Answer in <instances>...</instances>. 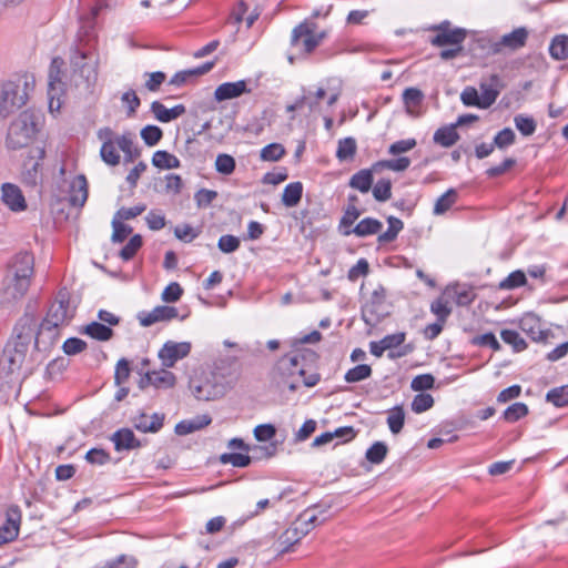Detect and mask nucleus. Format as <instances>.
Here are the masks:
<instances>
[{"label":"nucleus","instance_id":"1","mask_svg":"<svg viewBox=\"0 0 568 568\" xmlns=\"http://www.w3.org/2000/svg\"><path fill=\"white\" fill-rule=\"evenodd\" d=\"M37 318L24 314L13 328L12 338L7 343L0 356V393L13 390L20 385V369L33 338ZM2 399L3 396H0Z\"/></svg>","mask_w":568,"mask_h":568},{"label":"nucleus","instance_id":"2","mask_svg":"<svg viewBox=\"0 0 568 568\" xmlns=\"http://www.w3.org/2000/svg\"><path fill=\"white\" fill-rule=\"evenodd\" d=\"M34 274V256L30 252H19L8 263L3 280V298L12 302L22 298L28 292Z\"/></svg>","mask_w":568,"mask_h":568},{"label":"nucleus","instance_id":"3","mask_svg":"<svg viewBox=\"0 0 568 568\" xmlns=\"http://www.w3.org/2000/svg\"><path fill=\"white\" fill-rule=\"evenodd\" d=\"M33 87L34 78L29 74L18 75L13 80L3 83L0 92V119H4L22 108L27 103Z\"/></svg>","mask_w":568,"mask_h":568},{"label":"nucleus","instance_id":"4","mask_svg":"<svg viewBox=\"0 0 568 568\" xmlns=\"http://www.w3.org/2000/svg\"><path fill=\"white\" fill-rule=\"evenodd\" d=\"M40 115L26 110L14 119L8 129L6 144L10 150L27 148L39 131Z\"/></svg>","mask_w":568,"mask_h":568},{"label":"nucleus","instance_id":"5","mask_svg":"<svg viewBox=\"0 0 568 568\" xmlns=\"http://www.w3.org/2000/svg\"><path fill=\"white\" fill-rule=\"evenodd\" d=\"M316 29L317 24L314 21L305 19L292 30L290 40L292 52L287 54L290 63H294L296 59H304L314 52L317 48L314 37Z\"/></svg>","mask_w":568,"mask_h":568},{"label":"nucleus","instance_id":"6","mask_svg":"<svg viewBox=\"0 0 568 568\" xmlns=\"http://www.w3.org/2000/svg\"><path fill=\"white\" fill-rule=\"evenodd\" d=\"M189 387L196 399L215 400L226 394L229 384L222 374L211 372L204 378H191Z\"/></svg>","mask_w":568,"mask_h":568},{"label":"nucleus","instance_id":"7","mask_svg":"<svg viewBox=\"0 0 568 568\" xmlns=\"http://www.w3.org/2000/svg\"><path fill=\"white\" fill-rule=\"evenodd\" d=\"M316 353L310 349L293 351L283 355L274 367L275 379L291 378L305 375L306 357H316Z\"/></svg>","mask_w":568,"mask_h":568},{"label":"nucleus","instance_id":"8","mask_svg":"<svg viewBox=\"0 0 568 568\" xmlns=\"http://www.w3.org/2000/svg\"><path fill=\"white\" fill-rule=\"evenodd\" d=\"M71 65L74 73L84 79L88 84L94 83L98 78V59L82 42L74 47L71 54Z\"/></svg>","mask_w":568,"mask_h":568},{"label":"nucleus","instance_id":"9","mask_svg":"<svg viewBox=\"0 0 568 568\" xmlns=\"http://www.w3.org/2000/svg\"><path fill=\"white\" fill-rule=\"evenodd\" d=\"M45 158L43 146H34L29 150L27 159L23 161L21 171V182L26 187L38 189L42 183V161Z\"/></svg>","mask_w":568,"mask_h":568},{"label":"nucleus","instance_id":"10","mask_svg":"<svg viewBox=\"0 0 568 568\" xmlns=\"http://www.w3.org/2000/svg\"><path fill=\"white\" fill-rule=\"evenodd\" d=\"M428 30L436 32V36L429 39V43L437 48L462 45L468 34V31L464 28H453L448 20L430 26Z\"/></svg>","mask_w":568,"mask_h":568},{"label":"nucleus","instance_id":"11","mask_svg":"<svg viewBox=\"0 0 568 568\" xmlns=\"http://www.w3.org/2000/svg\"><path fill=\"white\" fill-rule=\"evenodd\" d=\"M73 316L74 308L70 306V294L67 288H62L59 291L43 321L53 324L52 327H60L69 324Z\"/></svg>","mask_w":568,"mask_h":568},{"label":"nucleus","instance_id":"12","mask_svg":"<svg viewBox=\"0 0 568 568\" xmlns=\"http://www.w3.org/2000/svg\"><path fill=\"white\" fill-rule=\"evenodd\" d=\"M64 61L60 57L52 59L49 68V83H48V95H49V108L52 111L54 108V100L57 99L55 109H60V95L63 93L64 83L61 80L62 67Z\"/></svg>","mask_w":568,"mask_h":568},{"label":"nucleus","instance_id":"13","mask_svg":"<svg viewBox=\"0 0 568 568\" xmlns=\"http://www.w3.org/2000/svg\"><path fill=\"white\" fill-rule=\"evenodd\" d=\"M190 342L168 341L160 348L158 356L165 368L174 367L178 361L187 357L191 353Z\"/></svg>","mask_w":568,"mask_h":568},{"label":"nucleus","instance_id":"14","mask_svg":"<svg viewBox=\"0 0 568 568\" xmlns=\"http://www.w3.org/2000/svg\"><path fill=\"white\" fill-rule=\"evenodd\" d=\"M53 324H49L42 321L41 324L37 323L34 328L33 338L34 349L40 353L49 352L59 337V327H52Z\"/></svg>","mask_w":568,"mask_h":568},{"label":"nucleus","instance_id":"15","mask_svg":"<svg viewBox=\"0 0 568 568\" xmlns=\"http://www.w3.org/2000/svg\"><path fill=\"white\" fill-rule=\"evenodd\" d=\"M528 34L526 28H517L510 33L504 34L498 41L493 42L489 50L493 54L501 53L505 49L515 51L525 45Z\"/></svg>","mask_w":568,"mask_h":568},{"label":"nucleus","instance_id":"16","mask_svg":"<svg viewBox=\"0 0 568 568\" xmlns=\"http://www.w3.org/2000/svg\"><path fill=\"white\" fill-rule=\"evenodd\" d=\"M21 511L18 506H11L0 524V546L14 540L19 535Z\"/></svg>","mask_w":568,"mask_h":568},{"label":"nucleus","instance_id":"17","mask_svg":"<svg viewBox=\"0 0 568 568\" xmlns=\"http://www.w3.org/2000/svg\"><path fill=\"white\" fill-rule=\"evenodd\" d=\"M179 316L178 308L169 305H159L155 306L150 312H140L138 314V320L140 325L143 327H149L159 322H169Z\"/></svg>","mask_w":568,"mask_h":568},{"label":"nucleus","instance_id":"18","mask_svg":"<svg viewBox=\"0 0 568 568\" xmlns=\"http://www.w3.org/2000/svg\"><path fill=\"white\" fill-rule=\"evenodd\" d=\"M1 199L3 203L13 212H22L27 209V202L22 191L12 183H3L1 186Z\"/></svg>","mask_w":568,"mask_h":568},{"label":"nucleus","instance_id":"19","mask_svg":"<svg viewBox=\"0 0 568 568\" xmlns=\"http://www.w3.org/2000/svg\"><path fill=\"white\" fill-rule=\"evenodd\" d=\"M251 91L252 90L247 88L246 80H240L236 82H224L215 89L214 99L217 102H222L239 98L244 93H251Z\"/></svg>","mask_w":568,"mask_h":568},{"label":"nucleus","instance_id":"20","mask_svg":"<svg viewBox=\"0 0 568 568\" xmlns=\"http://www.w3.org/2000/svg\"><path fill=\"white\" fill-rule=\"evenodd\" d=\"M111 440L116 452L132 450L143 446V443L135 437L133 430L126 427L114 432Z\"/></svg>","mask_w":568,"mask_h":568},{"label":"nucleus","instance_id":"21","mask_svg":"<svg viewBox=\"0 0 568 568\" xmlns=\"http://www.w3.org/2000/svg\"><path fill=\"white\" fill-rule=\"evenodd\" d=\"M133 427L142 433H158L164 424V415L154 413L152 416H148L145 413L132 417L131 419Z\"/></svg>","mask_w":568,"mask_h":568},{"label":"nucleus","instance_id":"22","mask_svg":"<svg viewBox=\"0 0 568 568\" xmlns=\"http://www.w3.org/2000/svg\"><path fill=\"white\" fill-rule=\"evenodd\" d=\"M151 112L154 114L158 121L162 123H169L183 115L186 112V109L183 104H176L173 108L168 109L161 102L153 101L151 103Z\"/></svg>","mask_w":568,"mask_h":568},{"label":"nucleus","instance_id":"23","mask_svg":"<svg viewBox=\"0 0 568 568\" xmlns=\"http://www.w3.org/2000/svg\"><path fill=\"white\" fill-rule=\"evenodd\" d=\"M383 229V223L374 217H365L359 221L353 229L343 231L344 236L355 234L358 237H365L374 234H378Z\"/></svg>","mask_w":568,"mask_h":568},{"label":"nucleus","instance_id":"24","mask_svg":"<svg viewBox=\"0 0 568 568\" xmlns=\"http://www.w3.org/2000/svg\"><path fill=\"white\" fill-rule=\"evenodd\" d=\"M568 520V510H564L560 514H556L554 516H545L541 524H539L536 528L538 535H555L557 530L565 529L568 530L567 527H564L565 523Z\"/></svg>","mask_w":568,"mask_h":568},{"label":"nucleus","instance_id":"25","mask_svg":"<svg viewBox=\"0 0 568 568\" xmlns=\"http://www.w3.org/2000/svg\"><path fill=\"white\" fill-rule=\"evenodd\" d=\"M88 200V181L83 174H79L70 185L69 202L72 206L82 207Z\"/></svg>","mask_w":568,"mask_h":568},{"label":"nucleus","instance_id":"26","mask_svg":"<svg viewBox=\"0 0 568 568\" xmlns=\"http://www.w3.org/2000/svg\"><path fill=\"white\" fill-rule=\"evenodd\" d=\"M499 84L500 79L497 74H491L489 78V82H481L480 83V102H481V109H488L490 105L495 103L499 95Z\"/></svg>","mask_w":568,"mask_h":568},{"label":"nucleus","instance_id":"27","mask_svg":"<svg viewBox=\"0 0 568 568\" xmlns=\"http://www.w3.org/2000/svg\"><path fill=\"white\" fill-rule=\"evenodd\" d=\"M133 133L125 132L115 138L116 145L124 153V161L126 163L135 161L141 156V149L134 145Z\"/></svg>","mask_w":568,"mask_h":568},{"label":"nucleus","instance_id":"28","mask_svg":"<svg viewBox=\"0 0 568 568\" xmlns=\"http://www.w3.org/2000/svg\"><path fill=\"white\" fill-rule=\"evenodd\" d=\"M456 129L455 123L437 129L433 136L434 142L440 146L450 148L459 140Z\"/></svg>","mask_w":568,"mask_h":568},{"label":"nucleus","instance_id":"29","mask_svg":"<svg viewBox=\"0 0 568 568\" xmlns=\"http://www.w3.org/2000/svg\"><path fill=\"white\" fill-rule=\"evenodd\" d=\"M373 182V170L363 169L352 175L348 185L361 193H367L372 189Z\"/></svg>","mask_w":568,"mask_h":568},{"label":"nucleus","instance_id":"30","mask_svg":"<svg viewBox=\"0 0 568 568\" xmlns=\"http://www.w3.org/2000/svg\"><path fill=\"white\" fill-rule=\"evenodd\" d=\"M303 195V184L301 182H292L287 184L282 194V203L286 207L296 206Z\"/></svg>","mask_w":568,"mask_h":568},{"label":"nucleus","instance_id":"31","mask_svg":"<svg viewBox=\"0 0 568 568\" xmlns=\"http://www.w3.org/2000/svg\"><path fill=\"white\" fill-rule=\"evenodd\" d=\"M305 535H301V529L298 526L291 527L286 529L278 538L277 542L280 546V552L285 554L291 550V548L297 544L302 537Z\"/></svg>","mask_w":568,"mask_h":568},{"label":"nucleus","instance_id":"32","mask_svg":"<svg viewBox=\"0 0 568 568\" xmlns=\"http://www.w3.org/2000/svg\"><path fill=\"white\" fill-rule=\"evenodd\" d=\"M152 164L158 169H178L181 166L180 160L164 150H159L153 153Z\"/></svg>","mask_w":568,"mask_h":568},{"label":"nucleus","instance_id":"33","mask_svg":"<svg viewBox=\"0 0 568 568\" xmlns=\"http://www.w3.org/2000/svg\"><path fill=\"white\" fill-rule=\"evenodd\" d=\"M84 333L100 342H106L113 337V329L101 322L88 324L84 328Z\"/></svg>","mask_w":568,"mask_h":568},{"label":"nucleus","instance_id":"34","mask_svg":"<svg viewBox=\"0 0 568 568\" xmlns=\"http://www.w3.org/2000/svg\"><path fill=\"white\" fill-rule=\"evenodd\" d=\"M387 416V425L392 434H399L405 424V410L403 406L397 405L390 408Z\"/></svg>","mask_w":568,"mask_h":568},{"label":"nucleus","instance_id":"35","mask_svg":"<svg viewBox=\"0 0 568 568\" xmlns=\"http://www.w3.org/2000/svg\"><path fill=\"white\" fill-rule=\"evenodd\" d=\"M388 227L384 233H379L377 241L381 244L390 243L395 241L399 232L404 229L402 220L395 216L387 217Z\"/></svg>","mask_w":568,"mask_h":568},{"label":"nucleus","instance_id":"36","mask_svg":"<svg viewBox=\"0 0 568 568\" xmlns=\"http://www.w3.org/2000/svg\"><path fill=\"white\" fill-rule=\"evenodd\" d=\"M211 423V418L206 415L202 416L201 420H182L175 425L174 432L179 436H185L195 430H199Z\"/></svg>","mask_w":568,"mask_h":568},{"label":"nucleus","instance_id":"37","mask_svg":"<svg viewBox=\"0 0 568 568\" xmlns=\"http://www.w3.org/2000/svg\"><path fill=\"white\" fill-rule=\"evenodd\" d=\"M455 303L458 306H469L476 298L471 286L465 284H455L452 286Z\"/></svg>","mask_w":568,"mask_h":568},{"label":"nucleus","instance_id":"38","mask_svg":"<svg viewBox=\"0 0 568 568\" xmlns=\"http://www.w3.org/2000/svg\"><path fill=\"white\" fill-rule=\"evenodd\" d=\"M549 53L555 60L568 59V36H556L550 42Z\"/></svg>","mask_w":568,"mask_h":568},{"label":"nucleus","instance_id":"39","mask_svg":"<svg viewBox=\"0 0 568 568\" xmlns=\"http://www.w3.org/2000/svg\"><path fill=\"white\" fill-rule=\"evenodd\" d=\"M423 100L424 93L417 88H407L403 92V101L408 114L416 115L413 109L419 106Z\"/></svg>","mask_w":568,"mask_h":568},{"label":"nucleus","instance_id":"40","mask_svg":"<svg viewBox=\"0 0 568 568\" xmlns=\"http://www.w3.org/2000/svg\"><path fill=\"white\" fill-rule=\"evenodd\" d=\"M457 192L454 189L447 190L440 195L435 202L433 213L435 215H442L446 213L457 201Z\"/></svg>","mask_w":568,"mask_h":568},{"label":"nucleus","instance_id":"41","mask_svg":"<svg viewBox=\"0 0 568 568\" xmlns=\"http://www.w3.org/2000/svg\"><path fill=\"white\" fill-rule=\"evenodd\" d=\"M175 382V375L172 372L165 369V367L160 371H152V385L156 388L173 387Z\"/></svg>","mask_w":568,"mask_h":568},{"label":"nucleus","instance_id":"42","mask_svg":"<svg viewBox=\"0 0 568 568\" xmlns=\"http://www.w3.org/2000/svg\"><path fill=\"white\" fill-rule=\"evenodd\" d=\"M356 140L354 138H345L338 141V146L336 151V158L339 161H346L353 159L356 153Z\"/></svg>","mask_w":568,"mask_h":568},{"label":"nucleus","instance_id":"43","mask_svg":"<svg viewBox=\"0 0 568 568\" xmlns=\"http://www.w3.org/2000/svg\"><path fill=\"white\" fill-rule=\"evenodd\" d=\"M546 402L551 403L556 407H565L568 405V384L551 388L546 395Z\"/></svg>","mask_w":568,"mask_h":568},{"label":"nucleus","instance_id":"44","mask_svg":"<svg viewBox=\"0 0 568 568\" xmlns=\"http://www.w3.org/2000/svg\"><path fill=\"white\" fill-rule=\"evenodd\" d=\"M388 453V447L384 442H375L365 454L366 459L375 465L381 464Z\"/></svg>","mask_w":568,"mask_h":568},{"label":"nucleus","instance_id":"45","mask_svg":"<svg viewBox=\"0 0 568 568\" xmlns=\"http://www.w3.org/2000/svg\"><path fill=\"white\" fill-rule=\"evenodd\" d=\"M222 464H231L233 467L245 468L251 465L252 457L241 453H224L220 456Z\"/></svg>","mask_w":568,"mask_h":568},{"label":"nucleus","instance_id":"46","mask_svg":"<svg viewBox=\"0 0 568 568\" xmlns=\"http://www.w3.org/2000/svg\"><path fill=\"white\" fill-rule=\"evenodd\" d=\"M372 376V367L367 364H359L348 369L344 376L347 383H357Z\"/></svg>","mask_w":568,"mask_h":568},{"label":"nucleus","instance_id":"47","mask_svg":"<svg viewBox=\"0 0 568 568\" xmlns=\"http://www.w3.org/2000/svg\"><path fill=\"white\" fill-rule=\"evenodd\" d=\"M362 213L363 212L359 209H357L356 205H347L338 224L339 233L343 235V231H346L347 229H353L352 225L361 216Z\"/></svg>","mask_w":568,"mask_h":568},{"label":"nucleus","instance_id":"48","mask_svg":"<svg viewBox=\"0 0 568 568\" xmlns=\"http://www.w3.org/2000/svg\"><path fill=\"white\" fill-rule=\"evenodd\" d=\"M140 135L148 146H154L163 138V131L158 125L149 124L141 130Z\"/></svg>","mask_w":568,"mask_h":568},{"label":"nucleus","instance_id":"49","mask_svg":"<svg viewBox=\"0 0 568 568\" xmlns=\"http://www.w3.org/2000/svg\"><path fill=\"white\" fill-rule=\"evenodd\" d=\"M143 240L140 234L133 235L125 246L120 251L119 255L123 261H130L136 252L142 247Z\"/></svg>","mask_w":568,"mask_h":568},{"label":"nucleus","instance_id":"50","mask_svg":"<svg viewBox=\"0 0 568 568\" xmlns=\"http://www.w3.org/2000/svg\"><path fill=\"white\" fill-rule=\"evenodd\" d=\"M236 162L235 159L226 153H221L215 160V170L224 175H230L235 171Z\"/></svg>","mask_w":568,"mask_h":568},{"label":"nucleus","instance_id":"51","mask_svg":"<svg viewBox=\"0 0 568 568\" xmlns=\"http://www.w3.org/2000/svg\"><path fill=\"white\" fill-rule=\"evenodd\" d=\"M434 406V397L428 393L417 394L410 404L412 410L416 414L424 413Z\"/></svg>","mask_w":568,"mask_h":568},{"label":"nucleus","instance_id":"52","mask_svg":"<svg viewBox=\"0 0 568 568\" xmlns=\"http://www.w3.org/2000/svg\"><path fill=\"white\" fill-rule=\"evenodd\" d=\"M374 199L378 202H385L392 196V181L389 179H381L373 187Z\"/></svg>","mask_w":568,"mask_h":568},{"label":"nucleus","instance_id":"53","mask_svg":"<svg viewBox=\"0 0 568 568\" xmlns=\"http://www.w3.org/2000/svg\"><path fill=\"white\" fill-rule=\"evenodd\" d=\"M501 339L514 347L516 352L527 348V343L521 338L518 332L514 329H503L500 333Z\"/></svg>","mask_w":568,"mask_h":568},{"label":"nucleus","instance_id":"54","mask_svg":"<svg viewBox=\"0 0 568 568\" xmlns=\"http://www.w3.org/2000/svg\"><path fill=\"white\" fill-rule=\"evenodd\" d=\"M285 154V149L280 143H271L261 150V159L263 161H278Z\"/></svg>","mask_w":568,"mask_h":568},{"label":"nucleus","instance_id":"55","mask_svg":"<svg viewBox=\"0 0 568 568\" xmlns=\"http://www.w3.org/2000/svg\"><path fill=\"white\" fill-rule=\"evenodd\" d=\"M116 143H102L100 155L101 159L109 165L115 166L120 163V154L115 149Z\"/></svg>","mask_w":568,"mask_h":568},{"label":"nucleus","instance_id":"56","mask_svg":"<svg viewBox=\"0 0 568 568\" xmlns=\"http://www.w3.org/2000/svg\"><path fill=\"white\" fill-rule=\"evenodd\" d=\"M111 224L113 229L111 241L113 243H122L133 231L130 225L118 221V219H113Z\"/></svg>","mask_w":568,"mask_h":568},{"label":"nucleus","instance_id":"57","mask_svg":"<svg viewBox=\"0 0 568 568\" xmlns=\"http://www.w3.org/2000/svg\"><path fill=\"white\" fill-rule=\"evenodd\" d=\"M526 275L521 271L511 272L505 280L499 283L500 290H513L526 284Z\"/></svg>","mask_w":568,"mask_h":568},{"label":"nucleus","instance_id":"58","mask_svg":"<svg viewBox=\"0 0 568 568\" xmlns=\"http://www.w3.org/2000/svg\"><path fill=\"white\" fill-rule=\"evenodd\" d=\"M435 385V377L432 374H420L413 378L410 388L415 392L424 393L432 389Z\"/></svg>","mask_w":568,"mask_h":568},{"label":"nucleus","instance_id":"59","mask_svg":"<svg viewBox=\"0 0 568 568\" xmlns=\"http://www.w3.org/2000/svg\"><path fill=\"white\" fill-rule=\"evenodd\" d=\"M146 210V205L143 203H140L138 205H134L132 207H121L116 211L113 219H118V221H128L135 219L140 214H142Z\"/></svg>","mask_w":568,"mask_h":568},{"label":"nucleus","instance_id":"60","mask_svg":"<svg viewBox=\"0 0 568 568\" xmlns=\"http://www.w3.org/2000/svg\"><path fill=\"white\" fill-rule=\"evenodd\" d=\"M131 367L129 359L122 357L118 361L114 372V384L121 386L130 377Z\"/></svg>","mask_w":568,"mask_h":568},{"label":"nucleus","instance_id":"61","mask_svg":"<svg viewBox=\"0 0 568 568\" xmlns=\"http://www.w3.org/2000/svg\"><path fill=\"white\" fill-rule=\"evenodd\" d=\"M528 414V407L524 403H515L508 406L504 412L505 420L509 423L517 422L520 417Z\"/></svg>","mask_w":568,"mask_h":568},{"label":"nucleus","instance_id":"62","mask_svg":"<svg viewBox=\"0 0 568 568\" xmlns=\"http://www.w3.org/2000/svg\"><path fill=\"white\" fill-rule=\"evenodd\" d=\"M240 245V239L231 234L222 235L217 241L219 250L225 254H230L237 251Z\"/></svg>","mask_w":568,"mask_h":568},{"label":"nucleus","instance_id":"63","mask_svg":"<svg viewBox=\"0 0 568 568\" xmlns=\"http://www.w3.org/2000/svg\"><path fill=\"white\" fill-rule=\"evenodd\" d=\"M386 300V290L383 285H378L377 288H375L371 295L369 303H368V312L371 315H375L378 311V308L384 304Z\"/></svg>","mask_w":568,"mask_h":568},{"label":"nucleus","instance_id":"64","mask_svg":"<svg viewBox=\"0 0 568 568\" xmlns=\"http://www.w3.org/2000/svg\"><path fill=\"white\" fill-rule=\"evenodd\" d=\"M136 559L132 556L120 555L113 560L105 562L104 568H135Z\"/></svg>","mask_w":568,"mask_h":568}]
</instances>
